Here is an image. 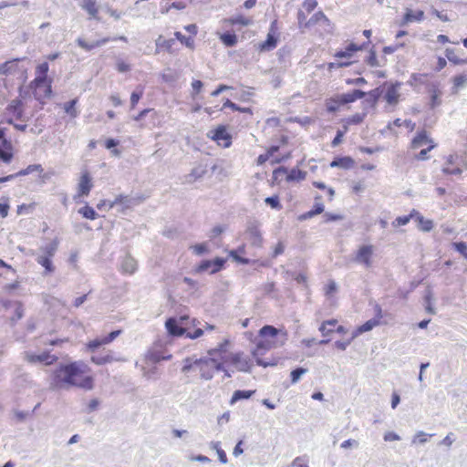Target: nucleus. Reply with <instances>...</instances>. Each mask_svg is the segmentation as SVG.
Wrapping results in <instances>:
<instances>
[{"instance_id":"f257e3e1","label":"nucleus","mask_w":467,"mask_h":467,"mask_svg":"<svg viewBox=\"0 0 467 467\" xmlns=\"http://www.w3.org/2000/svg\"><path fill=\"white\" fill-rule=\"evenodd\" d=\"M287 337V331L285 329H278L270 325L264 326L258 332L255 348L253 350V355L256 358L257 364L265 367L267 366V363L263 362L258 356L270 349L284 346Z\"/></svg>"},{"instance_id":"f03ea898","label":"nucleus","mask_w":467,"mask_h":467,"mask_svg":"<svg viewBox=\"0 0 467 467\" xmlns=\"http://www.w3.org/2000/svg\"><path fill=\"white\" fill-rule=\"evenodd\" d=\"M182 371L193 377L209 379L213 377L215 372H222V362L211 358H186L183 360Z\"/></svg>"},{"instance_id":"7ed1b4c3","label":"nucleus","mask_w":467,"mask_h":467,"mask_svg":"<svg viewBox=\"0 0 467 467\" xmlns=\"http://www.w3.org/2000/svg\"><path fill=\"white\" fill-rule=\"evenodd\" d=\"M298 27L302 32L306 30L313 31L316 36H324L325 35L331 34L333 31V25L328 17L322 12H316L309 19L304 11L297 12Z\"/></svg>"},{"instance_id":"20e7f679","label":"nucleus","mask_w":467,"mask_h":467,"mask_svg":"<svg viewBox=\"0 0 467 467\" xmlns=\"http://www.w3.org/2000/svg\"><path fill=\"white\" fill-rule=\"evenodd\" d=\"M437 143L426 130L416 132L409 144V150L413 152V159L424 161L431 159L430 152L437 147Z\"/></svg>"},{"instance_id":"39448f33","label":"nucleus","mask_w":467,"mask_h":467,"mask_svg":"<svg viewBox=\"0 0 467 467\" xmlns=\"http://www.w3.org/2000/svg\"><path fill=\"white\" fill-rule=\"evenodd\" d=\"M252 366L253 360L244 353H230L222 361V377H231L236 371L247 372Z\"/></svg>"},{"instance_id":"423d86ee","label":"nucleus","mask_w":467,"mask_h":467,"mask_svg":"<svg viewBox=\"0 0 467 467\" xmlns=\"http://www.w3.org/2000/svg\"><path fill=\"white\" fill-rule=\"evenodd\" d=\"M369 41L362 44L349 43L344 49L335 53L334 57L336 63H330L328 67L332 68L336 65L337 67H345L356 62V55L358 51H362L368 46Z\"/></svg>"},{"instance_id":"0eeeda50","label":"nucleus","mask_w":467,"mask_h":467,"mask_svg":"<svg viewBox=\"0 0 467 467\" xmlns=\"http://www.w3.org/2000/svg\"><path fill=\"white\" fill-rule=\"evenodd\" d=\"M57 372L58 376H62L64 378L63 379H73L75 378L91 379V378L88 376L90 372V368L83 360H77L60 365Z\"/></svg>"},{"instance_id":"6e6552de","label":"nucleus","mask_w":467,"mask_h":467,"mask_svg":"<svg viewBox=\"0 0 467 467\" xmlns=\"http://www.w3.org/2000/svg\"><path fill=\"white\" fill-rule=\"evenodd\" d=\"M289 137L281 134L277 139V143L267 148L271 153L272 164H279L292 158V150L289 149Z\"/></svg>"},{"instance_id":"1a4fd4ad","label":"nucleus","mask_w":467,"mask_h":467,"mask_svg":"<svg viewBox=\"0 0 467 467\" xmlns=\"http://www.w3.org/2000/svg\"><path fill=\"white\" fill-rule=\"evenodd\" d=\"M400 83H384L379 88H377L369 92V95L373 97L374 101H378L380 96L383 99L391 106H395L400 101Z\"/></svg>"},{"instance_id":"9d476101","label":"nucleus","mask_w":467,"mask_h":467,"mask_svg":"<svg viewBox=\"0 0 467 467\" xmlns=\"http://www.w3.org/2000/svg\"><path fill=\"white\" fill-rule=\"evenodd\" d=\"M467 169V162L458 154H449L444 158V163L441 171L444 175L460 176Z\"/></svg>"},{"instance_id":"9b49d317","label":"nucleus","mask_w":467,"mask_h":467,"mask_svg":"<svg viewBox=\"0 0 467 467\" xmlns=\"http://www.w3.org/2000/svg\"><path fill=\"white\" fill-rule=\"evenodd\" d=\"M14 121H26L24 119V103L20 99H13L5 110L4 122L14 124Z\"/></svg>"},{"instance_id":"f8f14e48","label":"nucleus","mask_w":467,"mask_h":467,"mask_svg":"<svg viewBox=\"0 0 467 467\" xmlns=\"http://www.w3.org/2000/svg\"><path fill=\"white\" fill-rule=\"evenodd\" d=\"M51 79L34 78V80L30 83V88L32 89L36 99L43 102L45 99L51 97Z\"/></svg>"},{"instance_id":"ddd939ff","label":"nucleus","mask_w":467,"mask_h":467,"mask_svg":"<svg viewBox=\"0 0 467 467\" xmlns=\"http://www.w3.org/2000/svg\"><path fill=\"white\" fill-rule=\"evenodd\" d=\"M374 309L375 317L358 326L353 332L352 338H355L365 332L372 330L375 327L387 324V322L383 320L384 315L381 306L379 305H376Z\"/></svg>"},{"instance_id":"4468645a","label":"nucleus","mask_w":467,"mask_h":467,"mask_svg":"<svg viewBox=\"0 0 467 467\" xmlns=\"http://www.w3.org/2000/svg\"><path fill=\"white\" fill-rule=\"evenodd\" d=\"M207 137L223 148H229L233 143V137L225 125H218L209 131Z\"/></svg>"},{"instance_id":"2eb2a0df","label":"nucleus","mask_w":467,"mask_h":467,"mask_svg":"<svg viewBox=\"0 0 467 467\" xmlns=\"http://www.w3.org/2000/svg\"><path fill=\"white\" fill-rule=\"evenodd\" d=\"M24 359L31 365L50 366L55 364L58 358L47 350L38 354L27 351L24 354Z\"/></svg>"},{"instance_id":"dca6fc26","label":"nucleus","mask_w":467,"mask_h":467,"mask_svg":"<svg viewBox=\"0 0 467 467\" xmlns=\"http://www.w3.org/2000/svg\"><path fill=\"white\" fill-rule=\"evenodd\" d=\"M15 157V148L12 142L5 138V129H0V161L9 164Z\"/></svg>"},{"instance_id":"f3484780","label":"nucleus","mask_w":467,"mask_h":467,"mask_svg":"<svg viewBox=\"0 0 467 467\" xmlns=\"http://www.w3.org/2000/svg\"><path fill=\"white\" fill-rule=\"evenodd\" d=\"M94 184L90 172L88 170H83L78 180L76 197L81 198L88 196Z\"/></svg>"},{"instance_id":"a211bd4d","label":"nucleus","mask_w":467,"mask_h":467,"mask_svg":"<svg viewBox=\"0 0 467 467\" xmlns=\"http://www.w3.org/2000/svg\"><path fill=\"white\" fill-rule=\"evenodd\" d=\"M278 35H277V23L275 20L270 26L269 32L266 39L258 44L257 50L259 52H267L274 50L277 47Z\"/></svg>"},{"instance_id":"6ab92c4d","label":"nucleus","mask_w":467,"mask_h":467,"mask_svg":"<svg viewBox=\"0 0 467 467\" xmlns=\"http://www.w3.org/2000/svg\"><path fill=\"white\" fill-rule=\"evenodd\" d=\"M374 254V247L371 244H364L359 246L355 254V261L364 265L366 267H370L372 265V256Z\"/></svg>"},{"instance_id":"aec40b11","label":"nucleus","mask_w":467,"mask_h":467,"mask_svg":"<svg viewBox=\"0 0 467 467\" xmlns=\"http://www.w3.org/2000/svg\"><path fill=\"white\" fill-rule=\"evenodd\" d=\"M319 331L323 337H328L334 332H337L342 335H345L348 332L347 328L338 325L337 319L335 318L323 321L319 327Z\"/></svg>"},{"instance_id":"412c9836","label":"nucleus","mask_w":467,"mask_h":467,"mask_svg":"<svg viewBox=\"0 0 467 467\" xmlns=\"http://www.w3.org/2000/svg\"><path fill=\"white\" fill-rule=\"evenodd\" d=\"M451 94H459L467 88V68L456 73L450 78Z\"/></svg>"},{"instance_id":"4be33fe9","label":"nucleus","mask_w":467,"mask_h":467,"mask_svg":"<svg viewBox=\"0 0 467 467\" xmlns=\"http://www.w3.org/2000/svg\"><path fill=\"white\" fill-rule=\"evenodd\" d=\"M79 387L85 390L93 389V381H56L51 384L52 389H69L71 387Z\"/></svg>"},{"instance_id":"5701e85b","label":"nucleus","mask_w":467,"mask_h":467,"mask_svg":"<svg viewBox=\"0 0 467 467\" xmlns=\"http://www.w3.org/2000/svg\"><path fill=\"white\" fill-rule=\"evenodd\" d=\"M117 39L125 41L126 37L125 36H120L119 38H117V37H114V38L104 37V38H101V39H99V40H96V41H93V42H88L85 39L79 37V38L77 39V44L82 49H84L86 51H91L92 49L99 47L105 45L106 43H108V42H109L111 40H117Z\"/></svg>"},{"instance_id":"b1692460","label":"nucleus","mask_w":467,"mask_h":467,"mask_svg":"<svg viewBox=\"0 0 467 467\" xmlns=\"http://www.w3.org/2000/svg\"><path fill=\"white\" fill-rule=\"evenodd\" d=\"M80 7L88 14V19L99 20V5L97 0H82Z\"/></svg>"},{"instance_id":"393cba45","label":"nucleus","mask_w":467,"mask_h":467,"mask_svg":"<svg viewBox=\"0 0 467 467\" xmlns=\"http://www.w3.org/2000/svg\"><path fill=\"white\" fill-rule=\"evenodd\" d=\"M120 334H121V330L120 329L112 331L107 337H104L102 338H96V339L90 340L87 344V348H88V349H89L91 351H94L95 349L99 348V347H101L103 345L109 344L110 342H112Z\"/></svg>"},{"instance_id":"a878e982","label":"nucleus","mask_w":467,"mask_h":467,"mask_svg":"<svg viewBox=\"0 0 467 467\" xmlns=\"http://www.w3.org/2000/svg\"><path fill=\"white\" fill-rule=\"evenodd\" d=\"M331 168H339L342 170H350L355 166V161L350 156L336 157L329 164Z\"/></svg>"},{"instance_id":"bb28decb","label":"nucleus","mask_w":467,"mask_h":467,"mask_svg":"<svg viewBox=\"0 0 467 467\" xmlns=\"http://www.w3.org/2000/svg\"><path fill=\"white\" fill-rule=\"evenodd\" d=\"M165 327L168 333L172 337H182L186 333V329L180 327L177 319L174 317H170L166 320Z\"/></svg>"},{"instance_id":"cd10ccee","label":"nucleus","mask_w":467,"mask_h":467,"mask_svg":"<svg viewBox=\"0 0 467 467\" xmlns=\"http://www.w3.org/2000/svg\"><path fill=\"white\" fill-rule=\"evenodd\" d=\"M19 59H12L0 64V75L11 76L19 71Z\"/></svg>"},{"instance_id":"c85d7f7f","label":"nucleus","mask_w":467,"mask_h":467,"mask_svg":"<svg viewBox=\"0 0 467 467\" xmlns=\"http://www.w3.org/2000/svg\"><path fill=\"white\" fill-rule=\"evenodd\" d=\"M366 93L359 89H355L352 92L337 95V98L339 99V103L343 105L356 101L357 99H363Z\"/></svg>"},{"instance_id":"c756f323","label":"nucleus","mask_w":467,"mask_h":467,"mask_svg":"<svg viewBox=\"0 0 467 467\" xmlns=\"http://www.w3.org/2000/svg\"><path fill=\"white\" fill-rule=\"evenodd\" d=\"M444 54L447 60L454 66L467 64V57H461L458 51L454 48L447 47L444 51Z\"/></svg>"},{"instance_id":"7c9ffc66","label":"nucleus","mask_w":467,"mask_h":467,"mask_svg":"<svg viewBox=\"0 0 467 467\" xmlns=\"http://www.w3.org/2000/svg\"><path fill=\"white\" fill-rule=\"evenodd\" d=\"M171 355L167 350H155L150 349L146 355V358L151 363H159L162 360H169L171 358Z\"/></svg>"},{"instance_id":"2f4dec72","label":"nucleus","mask_w":467,"mask_h":467,"mask_svg":"<svg viewBox=\"0 0 467 467\" xmlns=\"http://www.w3.org/2000/svg\"><path fill=\"white\" fill-rule=\"evenodd\" d=\"M424 18V12L421 10L413 11L411 9H407L403 18L402 25H407L412 22H420Z\"/></svg>"},{"instance_id":"473e14b6","label":"nucleus","mask_w":467,"mask_h":467,"mask_svg":"<svg viewBox=\"0 0 467 467\" xmlns=\"http://www.w3.org/2000/svg\"><path fill=\"white\" fill-rule=\"evenodd\" d=\"M306 171H302L298 168H293L290 171L287 170V173L285 174V181L287 182H302L306 178Z\"/></svg>"},{"instance_id":"72a5a7b5","label":"nucleus","mask_w":467,"mask_h":467,"mask_svg":"<svg viewBox=\"0 0 467 467\" xmlns=\"http://www.w3.org/2000/svg\"><path fill=\"white\" fill-rule=\"evenodd\" d=\"M414 220L418 223V228L422 232H430L434 226L432 220L424 218L418 211Z\"/></svg>"},{"instance_id":"f704fd0d","label":"nucleus","mask_w":467,"mask_h":467,"mask_svg":"<svg viewBox=\"0 0 467 467\" xmlns=\"http://www.w3.org/2000/svg\"><path fill=\"white\" fill-rule=\"evenodd\" d=\"M59 245L58 238L53 239L48 244L41 247L42 254L40 256H46L47 258H51L55 255Z\"/></svg>"},{"instance_id":"c9c22d12","label":"nucleus","mask_w":467,"mask_h":467,"mask_svg":"<svg viewBox=\"0 0 467 467\" xmlns=\"http://www.w3.org/2000/svg\"><path fill=\"white\" fill-rule=\"evenodd\" d=\"M429 92L431 96L430 106L431 109H434L441 104V91L439 88L438 85L433 84L430 88Z\"/></svg>"},{"instance_id":"e433bc0d","label":"nucleus","mask_w":467,"mask_h":467,"mask_svg":"<svg viewBox=\"0 0 467 467\" xmlns=\"http://www.w3.org/2000/svg\"><path fill=\"white\" fill-rule=\"evenodd\" d=\"M245 254V245L243 244L241 246H239L237 249L235 250H231L229 251V255L237 263H240L242 265H248L249 264V259L247 258H244V257H242L240 254Z\"/></svg>"},{"instance_id":"4c0bfd02","label":"nucleus","mask_w":467,"mask_h":467,"mask_svg":"<svg viewBox=\"0 0 467 467\" xmlns=\"http://www.w3.org/2000/svg\"><path fill=\"white\" fill-rule=\"evenodd\" d=\"M324 209H325L324 204L321 202H315L312 210H310L299 216V220L303 221V220H307L309 218H312L317 214L322 213L324 212Z\"/></svg>"},{"instance_id":"58836bf2","label":"nucleus","mask_w":467,"mask_h":467,"mask_svg":"<svg viewBox=\"0 0 467 467\" xmlns=\"http://www.w3.org/2000/svg\"><path fill=\"white\" fill-rule=\"evenodd\" d=\"M116 205H122L124 209L130 208L131 199L126 195H118L113 202H109L108 208L112 209Z\"/></svg>"},{"instance_id":"ea45409f","label":"nucleus","mask_w":467,"mask_h":467,"mask_svg":"<svg viewBox=\"0 0 467 467\" xmlns=\"http://www.w3.org/2000/svg\"><path fill=\"white\" fill-rule=\"evenodd\" d=\"M287 173V168L278 167L273 171L270 185L275 186L280 184L282 182V176Z\"/></svg>"},{"instance_id":"a19ab883","label":"nucleus","mask_w":467,"mask_h":467,"mask_svg":"<svg viewBox=\"0 0 467 467\" xmlns=\"http://www.w3.org/2000/svg\"><path fill=\"white\" fill-rule=\"evenodd\" d=\"M415 214H417V210L412 209L408 215L397 217L392 222V226L393 227H400V226L408 224L411 219H414Z\"/></svg>"},{"instance_id":"79ce46f5","label":"nucleus","mask_w":467,"mask_h":467,"mask_svg":"<svg viewBox=\"0 0 467 467\" xmlns=\"http://www.w3.org/2000/svg\"><path fill=\"white\" fill-rule=\"evenodd\" d=\"M49 70V66L47 62L40 63L36 67V78L40 79H51L47 77V73Z\"/></svg>"},{"instance_id":"37998d69","label":"nucleus","mask_w":467,"mask_h":467,"mask_svg":"<svg viewBox=\"0 0 467 467\" xmlns=\"http://www.w3.org/2000/svg\"><path fill=\"white\" fill-rule=\"evenodd\" d=\"M36 262L45 268V274H51L55 271V266L52 264L51 258L46 256H38Z\"/></svg>"},{"instance_id":"c03bdc74","label":"nucleus","mask_w":467,"mask_h":467,"mask_svg":"<svg viewBox=\"0 0 467 467\" xmlns=\"http://www.w3.org/2000/svg\"><path fill=\"white\" fill-rule=\"evenodd\" d=\"M365 116L366 115L364 113L354 114V115L348 117V119H344L343 126H347V130H348V127L350 125H358V124H360L361 122H363Z\"/></svg>"},{"instance_id":"a18cd8bd","label":"nucleus","mask_w":467,"mask_h":467,"mask_svg":"<svg viewBox=\"0 0 467 467\" xmlns=\"http://www.w3.org/2000/svg\"><path fill=\"white\" fill-rule=\"evenodd\" d=\"M225 21H226V23H228L231 26H235V25L248 26L252 23L251 18L246 17L242 15L237 16L235 17H230V18L226 19Z\"/></svg>"},{"instance_id":"49530a36","label":"nucleus","mask_w":467,"mask_h":467,"mask_svg":"<svg viewBox=\"0 0 467 467\" xmlns=\"http://www.w3.org/2000/svg\"><path fill=\"white\" fill-rule=\"evenodd\" d=\"M254 393V390H235L232 396L231 404H234L236 401L241 400H247Z\"/></svg>"},{"instance_id":"de8ad7c7","label":"nucleus","mask_w":467,"mask_h":467,"mask_svg":"<svg viewBox=\"0 0 467 467\" xmlns=\"http://www.w3.org/2000/svg\"><path fill=\"white\" fill-rule=\"evenodd\" d=\"M44 170L40 164H30L26 168L16 172L17 177L28 175L33 172H42Z\"/></svg>"},{"instance_id":"09e8293b","label":"nucleus","mask_w":467,"mask_h":467,"mask_svg":"<svg viewBox=\"0 0 467 467\" xmlns=\"http://www.w3.org/2000/svg\"><path fill=\"white\" fill-rule=\"evenodd\" d=\"M174 36L178 41H180L185 47L193 49L194 48V39L192 36H185L180 31H176Z\"/></svg>"},{"instance_id":"8fccbe9b","label":"nucleus","mask_w":467,"mask_h":467,"mask_svg":"<svg viewBox=\"0 0 467 467\" xmlns=\"http://www.w3.org/2000/svg\"><path fill=\"white\" fill-rule=\"evenodd\" d=\"M148 114H150V117L153 120L159 118L157 111H155L153 109H142L137 116H135L133 119L135 121L140 122L143 119V118Z\"/></svg>"},{"instance_id":"3c124183","label":"nucleus","mask_w":467,"mask_h":467,"mask_svg":"<svg viewBox=\"0 0 467 467\" xmlns=\"http://www.w3.org/2000/svg\"><path fill=\"white\" fill-rule=\"evenodd\" d=\"M78 213L84 218H87V219H89V220H95L98 217V214L95 212V210L92 207L88 206V205H85V206L81 207L78 210Z\"/></svg>"},{"instance_id":"603ef678","label":"nucleus","mask_w":467,"mask_h":467,"mask_svg":"<svg viewBox=\"0 0 467 467\" xmlns=\"http://www.w3.org/2000/svg\"><path fill=\"white\" fill-rule=\"evenodd\" d=\"M220 39L226 47H234L237 43V36L234 33H224Z\"/></svg>"},{"instance_id":"864d4df0","label":"nucleus","mask_w":467,"mask_h":467,"mask_svg":"<svg viewBox=\"0 0 467 467\" xmlns=\"http://www.w3.org/2000/svg\"><path fill=\"white\" fill-rule=\"evenodd\" d=\"M77 103L78 99H74L64 104V110L72 118H76L78 116V110L76 109Z\"/></svg>"},{"instance_id":"5fc2aeb1","label":"nucleus","mask_w":467,"mask_h":467,"mask_svg":"<svg viewBox=\"0 0 467 467\" xmlns=\"http://www.w3.org/2000/svg\"><path fill=\"white\" fill-rule=\"evenodd\" d=\"M174 43H175L174 39H164L161 36H160L157 40L156 45H157L158 48L165 49V50L171 52Z\"/></svg>"},{"instance_id":"6e6d98bb","label":"nucleus","mask_w":467,"mask_h":467,"mask_svg":"<svg viewBox=\"0 0 467 467\" xmlns=\"http://www.w3.org/2000/svg\"><path fill=\"white\" fill-rule=\"evenodd\" d=\"M327 109L329 112H335L339 109V108L342 106L341 103H339V99L336 97L329 99L327 100L326 103Z\"/></svg>"},{"instance_id":"4d7b16f0","label":"nucleus","mask_w":467,"mask_h":467,"mask_svg":"<svg viewBox=\"0 0 467 467\" xmlns=\"http://www.w3.org/2000/svg\"><path fill=\"white\" fill-rule=\"evenodd\" d=\"M313 185L319 190L326 191L328 195L329 201H332L334 199L335 190L333 188L327 187L324 182H313Z\"/></svg>"},{"instance_id":"13d9d810","label":"nucleus","mask_w":467,"mask_h":467,"mask_svg":"<svg viewBox=\"0 0 467 467\" xmlns=\"http://www.w3.org/2000/svg\"><path fill=\"white\" fill-rule=\"evenodd\" d=\"M249 234H250L251 238L253 239L254 244L258 245V246L261 245L263 239L261 236V233L257 227H251L249 229Z\"/></svg>"},{"instance_id":"bf43d9fd","label":"nucleus","mask_w":467,"mask_h":467,"mask_svg":"<svg viewBox=\"0 0 467 467\" xmlns=\"http://www.w3.org/2000/svg\"><path fill=\"white\" fill-rule=\"evenodd\" d=\"M223 108H230L234 111H239L243 113H252V110L250 108H241L230 99H226L223 103Z\"/></svg>"},{"instance_id":"052dcab7","label":"nucleus","mask_w":467,"mask_h":467,"mask_svg":"<svg viewBox=\"0 0 467 467\" xmlns=\"http://www.w3.org/2000/svg\"><path fill=\"white\" fill-rule=\"evenodd\" d=\"M212 263V270L211 274H215L219 272L224 265L225 260L223 258L216 257L213 260H211Z\"/></svg>"},{"instance_id":"680f3d73","label":"nucleus","mask_w":467,"mask_h":467,"mask_svg":"<svg viewBox=\"0 0 467 467\" xmlns=\"http://www.w3.org/2000/svg\"><path fill=\"white\" fill-rule=\"evenodd\" d=\"M265 202L268 205L271 206V208L273 209H276V210H281L282 209V205L279 202V197L278 195H274V196H270V197H266L265 199Z\"/></svg>"},{"instance_id":"e2e57ef3","label":"nucleus","mask_w":467,"mask_h":467,"mask_svg":"<svg viewBox=\"0 0 467 467\" xmlns=\"http://www.w3.org/2000/svg\"><path fill=\"white\" fill-rule=\"evenodd\" d=\"M348 132L347 126H343L342 130H337L336 137L331 141L332 147L338 146L343 141L344 135Z\"/></svg>"},{"instance_id":"0e129e2a","label":"nucleus","mask_w":467,"mask_h":467,"mask_svg":"<svg viewBox=\"0 0 467 467\" xmlns=\"http://www.w3.org/2000/svg\"><path fill=\"white\" fill-rule=\"evenodd\" d=\"M337 284L334 280H329L325 287L324 292L327 296H332L337 292Z\"/></svg>"},{"instance_id":"69168bd1","label":"nucleus","mask_w":467,"mask_h":467,"mask_svg":"<svg viewBox=\"0 0 467 467\" xmlns=\"http://www.w3.org/2000/svg\"><path fill=\"white\" fill-rule=\"evenodd\" d=\"M36 205V202L22 203L17 206L16 212L18 214L28 213L29 212H31L35 209Z\"/></svg>"},{"instance_id":"338daca9","label":"nucleus","mask_w":467,"mask_h":467,"mask_svg":"<svg viewBox=\"0 0 467 467\" xmlns=\"http://www.w3.org/2000/svg\"><path fill=\"white\" fill-rule=\"evenodd\" d=\"M191 249L193 251L194 254L198 255L206 254L208 252V246L204 243L192 245Z\"/></svg>"},{"instance_id":"774afa93","label":"nucleus","mask_w":467,"mask_h":467,"mask_svg":"<svg viewBox=\"0 0 467 467\" xmlns=\"http://www.w3.org/2000/svg\"><path fill=\"white\" fill-rule=\"evenodd\" d=\"M454 248L467 259V244L464 242L453 243Z\"/></svg>"}]
</instances>
